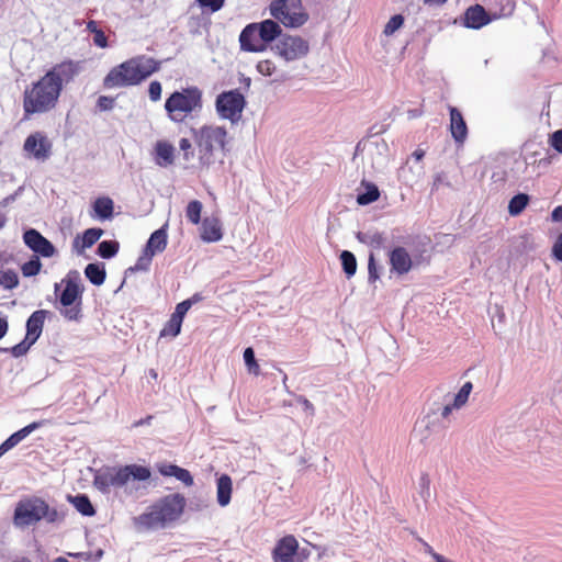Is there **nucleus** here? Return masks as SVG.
<instances>
[{
  "mask_svg": "<svg viewBox=\"0 0 562 562\" xmlns=\"http://www.w3.org/2000/svg\"><path fill=\"white\" fill-rule=\"evenodd\" d=\"M81 68V61L66 59L27 86L22 95L23 120L55 110L64 87L80 74Z\"/></svg>",
  "mask_w": 562,
  "mask_h": 562,
  "instance_id": "1",
  "label": "nucleus"
},
{
  "mask_svg": "<svg viewBox=\"0 0 562 562\" xmlns=\"http://www.w3.org/2000/svg\"><path fill=\"white\" fill-rule=\"evenodd\" d=\"M186 506L187 499L182 494H168L154 502L145 513L134 517V526L142 531L167 528L181 518Z\"/></svg>",
  "mask_w": 562,
  "mask_h": 562,
  "instance_id": "2",
  "label": "nucleus"
},
{
  "mask_svg": "<svg viewBox=\"0 0 562 562\" xmlns=\"http://www.w3.org/2000/svg\"><path fill=\"white\" fill-rule=\"evenodd\" d=\"M160 68V61L145 55L125 60L112 68L103 79L106 89L130 87L140 83Z\"/></svg>",
  "mask_w": 562,
  "mask_h": 562,
  "instance_id": "3",
  "label": "nucleus"
},
{
  "mask_svg": "<svg viewBox=\"0 0 562 562\" xmlns=\"http://www.w3.org/2000/svg\"><path fill=\"white\" fill-rule=\"evenodd\" d=\"M64 514L50 507L46 501L37 496H26L20 499L14 508L13 524L18 528L36 525L41 520L48 524L63 521Z\"/></svg>",
  "mask_w": 562,
  "mask_h": 562,
  "instance_id": "4",
  "label": "nucleus"
},
{
  "mask_svg": "<svg viewBox=\"0 0 562 562\" xmlns=\"http://www.w3.org/2000/svg\"><path fill=\"white\" fill-rule=\"evenodd\" d=\"M282 33L280 24L271 19L250 23L239 35L240 48L244 52L261 53Z\"/></svg>",
  "mask_w": 562,
  "mask_h": 562,
  "instance_id": "5",
  "label": "nucleus"
},
{
  "mask_svg": "<svg viewBox=\"0 0 562 562\" xmlns=\"http://www.w3.org/2000/svg\"><path fill=\"white\" fill-rule=\"evenodd\" d=\"M193 139L198 147L201 167H209L214 162V151L226 150L227 131L222 126L205 125L193 130Z\"/></svg>",
  "mask_w": 562,
  "mask_h": 562,
  "instance_id": "6",
  "label": "nucleus"
},
{
  "mask_svg": "<svg viewBox=\"0 0 562 562\" xmlns=\"http://www.w3.org/2000/svg\"><path fill=\"white\" fill-rule=\"evenodd\" d=\"M151 475L149 468L139 464H128L110 468L95 476V484L102 488L122 487L128 481H147Z\"/></svg>",
  "mask_w": 562,
  "mask_h": 562,
  "instance_id": "7",
  "label": "nucleus"
},
{
  "mask_svg": "<svg viewBox=\"0 0 562 562\" xmlns=\"http://www.w3.org/2000/svg\"><path fill=\"white\" fill-rule=\"evenodd\" d=\"M202 106V95L198 88L175 91L166 100L165 109L173 122H182L189 114Z\"/></svg>",
  "mask_w": 562,
  "mask_h": 562,
  "instance_id": "8",
  "label": "nucleus"
},
{
  "mask_svg": "<svg viewBox=\"0 0 562 562\" xmlns=\"http://www.w3.org/2000/svg\"><path fill=\"white\" fill-rule=\"evenodd\" d=\"M63 283L65 286L59 295V314L69 322H78L82 317L83 286L77 273L74 278L68 274Z\"/></svg>",
  "mask_w": 562,
  "mask_h": 562,
  "instance_id": "9",
  "label": "nucleus"
},
{
  "mask_svg": "<svg viewBox=\"0 0 562 562\" xmlns=\"http://www.w3.org/2000/svg\"><path fill=\"white\" fill-rule=\"evenodd\" d=\"M269 10L285 27H300L308 20L301 0H273Z\"/></svg>",
  "mask_w": 562,
  "mask_h": 562,
  "instance_id": "10",
  "label": "nucleus"
},
{
  "mask_svg": "<svg viewBox=\"0 0 562 562\" xmlns=\"http://www.w3.org/2000/svg\"><path fill=\"white\" fill-rule=\"evenodd\" d=\"M246 100L238 89L220 93L215 101V108L221 119L228 120L233 124L241 119Z\"/></svg>",
  "mask_w": 562,
  "mask_h": 562,
  "instance_id": "11",
  "label": "nucleus"
},
{
  "mask_svg": "<svg viewBox=\"0 0 562 562\" xmlns=\"http://www.w3.org/2000/svg\"><path fill=\"white\" fill-rule=\"evenodd\" d=\"M274 53L286 61L305 57L310 52V44L297 35L282 34L277 38Z\"/></svg>",
  "mask_w": 562,
  "mask_h": 562,
  "instance_id": "12",
  "label": "nucleus"
},
{
  "mask_svg": "<svg viewBox=\"0 0 562 562\" xmlns=\"http://www.w3.org/2000/svg\"><path fill=\"white\" fill-rule=\"evenodd\" d=\"M52 147V142L43 132L30 134L23 144L25 155L38 161H45L50 157Z\"/></svg>",
  "mask_w": 562,
  "mask_h": 562,
  "instance_id": "13",
  "label": "nucleus"
},
{
  "mask_svg": "<svg viewBox=\"0 0 562 562\" xmlns=\"http://www.w3.org/2000/svg\"><path fill=\"white\" fill-rule=\"evenodd\" d=\"M23 241L38 257L50 258L57 252L55 246L34 228L24 232Z\"/></svg>",
  "mask_w": 562,
  "mask_h": 562,
  "instance_id": "14",
  "label": "nucleus"
},
{
  "mask_svg": "<svg viewBox=\"0 0 562 562\" xmlns=\"http://www.w3.org/2000/svg\"><path fill=\"white\" fill-rule=\"evenodd\" d=\"M499 16L498 14L487 13L481 4H474L465 10L462 22L468 29L480 30Z\"/></svg>",
  "mask_w": 562,
  "mask_h": 562,
  "instance_id": "15",
  "label": "nucleus"
},
{
  "mask_svg": "<svg viewBox=\"0 0 562 562\" xmlns=\"http://www.w3.org/2000/svg\"><path fill=\"white\" fill-rule=\"evenodd\" d=\"M299 550V542L293 535H286L281 538L273 551V562H294V557Z\"/></svg>",
  "mask_w": 562,
  "mask_h": 562,
  "instance_id": "16",
  "label": "nucleus"
},
{
  "mask_svg": "<svg viewBox=\"0 0 562 562\" xmlns=\"http://www.w3.org/2000/svg\"><path fill=\"white\" fill-rule=\"evenodd\" d=\"M389 259L392 270L400 276L406 274L412 269V258L404 247H395L389 254Z\"/></svg>",
  "mask_w": 562,
  "mask_h": 562,
  "instance_id": "17",
  "label": "nucleus"
},
{
  "mask_svg": "<svg viewBox=\"0 0 562 562\" xmlns=\"http://www.w3.org/2000/svg\"><path fill=\"white\" fill-rule=\"evenodd\" d=\"M450 132L456 143L462 145L468 136V126L462 113L454 106H449Z\"/></svg>",
  "mask_w": 562,
  "mask_h": 562,
  "instance_id": "18",
  "label": "nucleus"
},
{
  "mask_svg": "<svg viewBox=\"0 0 562 562\" xmlns=\"http://www.w3.org/2000/svg\"><path fill=\"white\" fill-rule=\"evenodd\" d=\"M201 238L206 243H215L222 239L223 229L221 221L216 216H207L201 222Z\"/></svg>",
  "mask_w": 562,
  "mask_h": 562,
  "instance_id": "19",
  "label": "nucleus"
},
{
  "mask_svg": "<svg viewBox=\"0 0 562 562\" xmlns=\"http://www.w3.org/2000/svg\"><path fill=\"white\" fill-rule=\"evenodd\" d=\"M47 313L46 310H37L31 314L26 322V339L35 342L40 338Z\"/></svg>",
  "mask_w": 562,
  "mask_h": 562,
  "instance_id": "20",
  "label": "nucleus"
},
{
  "mask_svg": "<svg viewBox=\"0 0 562 562\" xmlns=\"http://www.w3.org/2000/svg\"><path fill=\"white\" fill-rule=\"evenodd\" d=\"M44 422H34L23 427L22 429L12 434L8 439H5L0 445V457L3 456L7 451L15 447L20 441L26 438L32 431L42 427Z\"/></svg>",
  "mask_w": 562,
  "mask_h": 562,
  "instance_id": "21",
  "label": "nucleus"
},
{
  "mask_svg": "<svg viewBox=\"0 0 562 562\" xmlns=\"http://www.w3.org/2000/svg\"><path fill=\"white\" fill-rule=\"evenodd\" d=\"M175 147L167 140H158L155 144V162L159 167H168L175 162Z\"/></svg>",
  "mask_w": 562,
  "mask_h": 562,
  "instance_id": "22",
  "label": "nucleus"
},
{
  "mask_svg": "<svg viewBox=\"0 0 562 562\" xmlns=\"http://www.w3.org/2000/svg\"><path fill=\"white\" fill-rule=\"evenodd\" d=\"M158 472L164 476H175L181 481L186 486H192L194 481L191 473L183 468L171 463H160L157 465Z\"/></svg>",
  "mask_w": 562,
  "mask_h": 562,
  "instance_id": "23",
  "label": "nucleus"
},
{
  "mask_svg": "<svg viewBox=\"0 0 562 562\" xmlns=\"http://www.w3.org/2000/svg\"><path fill=\"white\" fill-rule=\"evenodd\" d=\"M167 246V233L165 228H159L155 231L146 245L145 255L151 258L157 252H161L166 249Z\"/></svg>",
  "mask_w": 562,
  "mask_h": 562,
  "instance_id": "24",
  "label": "nucleus"
},
{
  "mask_svg": "<svg viewBox=\"0 0 562 562\" xmlns=\"http://www.w3.org/2000/svg\"><path fill=\"white\" fill-rule=\"evenodd\" d=\"M217 487V502L222 507H225L229 504L233 491L232 479L227 474H223L217 479L216 483Z\"/></svg>",
  "mask_w": 562,
  "mask_h": 562,
  "instance_id": "25",
  "label": "nucleus"
},
{
  "mask_svg": "<svg viewBox=\"0 0 562 562\" xmlns=\"http://www.w3.org/2000/svg\"><path fill=\"white\" fill-rule=\"evenodd\" d=\"M103 235V229L101 228H88L83 232L82 236H77L74 240V245L78 249H87L92 247Z\"/></svg>",
  "mask_w": 562,
  "mask_h": 562,
  "instance_id": "26",
  "label": "nucleus"
},
{
  "mask_svg": "<svg viewBox=\"0 0 562 562\" xmlns=\"http://www.w3.org/2000/svg\"><path fill=\"white\" fill-rule=\"evenodd\" d=\"M94 216L101 220H109L113 216L114 203L109 196H100L92 204Z\"/></svg>",
  "mask_w": 562,
  "mask_h": 562,
  "instance_id": "27",
  "label": "nucleus"
},
{
  "mask_svg": "<svg viewBox=\"0 0 562 562\" xmlns=\"http://www.w3.org/2000/svg\"><path fill=\"white\" fill-rule=\"evenodd\" d=\"M85 276L93 285H101L105 281L106 272L102 265L89 263L85 268Z\"/></svg>",
  "mask_w": 562,
  "mask_h": 562,
  "instance_id": "28",
  "label": "nucleus"
},
{
  "mask_svg": "<svg viewBox=\"0 0 562 562\" xmlns=\"http://www.w3.org/2000/svg\"><path fill=\"white\" fill-rule=\"evenodd\" d=\"M70 502L75 508L83 516H93L95 514L93 505L91 504L89 497L85 494L70 497Z\"/></svg>",
  "mask_w": 562,
  "mask_h": 562,
  "instance_id": "29",
  "label": "nucleus"
},
{
  "mask_svg": "<svg viewBox=\"0 0 562 562\" xmlns=\"http://www.w3.org/2000/svg\"><path fill=\"white\" fill-rule=\"evenodd\" d=\"M529 195L526 193H518L513 196L508 203V213L512 216L519 215L528 205Z\"/></svg>",
  "mask_w": 562,
  "mask_h": 562,
  "instance_id": "30",
  "label": "nucleus"
},
{
  "mask_svg": "<svg viewBox=\"0 0 562 562\" xmlns=\"http://www.w3.org/2000/svg\"><path fill=\"white\" fill-rule=\"evenodd\" d=\"M202 209L203 205L199 200L190 201L186 207V216L188 221L194 225L201 223Z\"/></svg>",
  "mask_w": 562,
  "mask_h": 562,
  "instance_id": "31",
  "label": "nucleus"
},
{
  "mask_svg": "<svg viewBox=\"0 0 562 562\" xmlns=\"http://www.w3.org/2000/svg\"><path fill=\"white\" fill-rule=\"evenodd\" d=\"M340 260L346 276L348 278L352 277L357 271V260L355 255L348 250H344L340 254Z\"/></svg>",
  "mask_w": 562,
  "mask_h": 562,
  "instance_id": "32",
  "label": "nucleus"
},
{
  "mask_svg": "<svg viewBox=\"0 0 562 562\" xmlns=\"http://www.w3.org/2000/svg\"><path fill=\"white\" fill-rule=\"evenodd\" d=\"M181 319L177 318L176 316L171 315L169 321L166 323L164 328L160 330V337H176L181 331Z\"/></svg>",
  "mask_w": 562,
  "mask_h": 562,
  "instance_id": "33",
  "label": "nucleus"
},
{
  "mask_svg": "<svg viewBox=\"0 0 562 562\" xmlns=\"http://www.w3.org/2000/svg\"><path fill=\"white\" fill-rule=\"evenodd\" d=\"M42 262L38 256H32V258L21 266V272L24 277H35L41 272Z\"/></svg>",
  "mask_w": 562,
  "mask_h": 562,
  "instance_id": "34",
  "label": "nucleus"
},
{
  "mask_svg": "<svg viewBox=\"0 0 562 562\" xmlns=\"http://www.w3.org/2000/svg\"><path fill=\"white\" fill-rule=\"evenodd\" d=\"M120 245L115 240H103L98 246V255L104 259L114 257L119 251Z\"/></svg>",
  "mask_w": 562,
  "mask_h": 562,
  "instance_id": "35",
  "label": "nucleus"
},
{
  "mask_svg": "<svg viewBox=\"0 0 562 562\" xmlns=\"http://www.w3.org/2000/svg\"><path fill=\"white\" fill-rule=\"evenodd\" d=\"M380 198V191L378 187L373 183L367 186V191L364 193L358 194L357 202L360 205H367L372 202H375Z\"/></svg>",
  "mask_w": 562,
  "mask_h": 562,
  "instance_id": "36",
  "label": "nucleus"
},
{
  "mask_svg": "<svg viewBox=\"0 0 562 562\" xmlns=\"http://www.w3.org/2000/svg\"><path fill=\"white\" fill-rule=\"evenodd\" d=\"M0 285L7 290H12L19 285V277L14 270H5L0 273Z\"/></svg>",
  "mask_w": 562,
  "mask_h": 562,
  "instance_id": "37",
  "label": "nucleus"
},
{
  "mask_svg": "<svg viewBox=\"0 0 562 562\" xmlns=\"http://www.w3.org/2000/svg\"><path fill=\"white\" fill-rule=\"evenodd\" d=\"M472 387H473V385L471 382H465L462 385V387L459 390V392L454 396V400H453L454 408H460L468 402V398L472 391Z\"/></svg>",
  "mask_w": 562,
  "mask_h": 562,
  "instance_id": "38",
  "label": "nucleus"
},
{
  "mask_svg": "<svg viewBox=\"0 0 562 562\" xmlns=\"http://www.w3.org/2000/svg\"><path fill=\"white\" fill-rule=\"evenodd\" d=\"M244 360H245V363H246L249 372H251L255 375L260 374V368L255 359V352H254L252 348L248 347L245 349Z\"/></svg>",
  "mask_w": 562,
  "mask_h": 562,
  "instance_id": "39",
  "label": "nucleus"
},
{
  "mask_svg": "<svg viewBox=\"0 0 562 562\" xmlns=\"http://www.w3.org/2000/svg\"><path fill=\"white\" fill-rule=\"evenodd\" d=\"M404 24V16L402 14L393 15L386 25L384 26L383 33L386 36L393 35Z\"/></svg>",
  "mask_w": 562,
  "mask_h": 562,
  "instance_id": "40",
  "label": "nucleus"
},
{
  "mask_svg": "<svg viewBox=\"0 0 562 562\" xmlns=\"http://www.w3.org/2000/svg\"><path fill=\"white\" fill-rule=\"evenodd\" d=\"M33 344H35L33 340H29L25 337L23 341H21L20 344H16L15 346H13L12 348H10L8 350L11 352V355L13 357L18 358V357L25 355Z\"/></svg>",
  "mask_w": 562,
  "mask_h": 562,
  "instance_id": "41",
  "label": "nucleus"
},
{
  "mask_svg": "<svg viewBox=\"0 0 562 562\" xmlns=\"http://www.w3.org/2000/svg\"><path fill=\"white\" fill-rule=\"evenodd\" d=\"M257 70L262 76H271L276 71V65L271 59H263L257 64Z\"/></svg>",
  "mask_w": 562,
  "mask_h": 562,
  "instance_id": "42",
  "label": "nucleus"
},
{
  "mask_svg": "<svg viewBox=\"0 0 562 562\" xmlns=\"http://www.w3.org/2000/svg\"><path fill=\"white\" fill-rule=\"evenodd\" d=\"M179 147L183 151V159L189 161L194 157V150L192 149V144L188 138H181L179 142Z\"/></svg>",
  "mask_w": 562,
  "mask_h": 562,
  "instance_id": "43",
  "label": "nucleus"
},
{
  "mask_svg": "<svg viewBox=\"0 0 562 562\" xmlns=\"http://www.w3.org/2000/svg\"><path fill=\"white\" fill-rule=\"evenodd\" d=\"M202 8L209 9L211 12H217L225 3V0H196Z\"/></svg>",
  "mask_w": 562,
  "mask_h": 562,
  "instance_id": "44",
  "label": "nucleus"
},
{
  "mask_svg": "<svg viewBox=\"0 0 562 562\" xmlns=\"http://www.w3.org/2000/svg\"><path fill=\"white\" fill-rule=\"evenodd\" d=\"M368 272H369V281L370 282H375L380 278V276L378 273V268H376L375 258H374L373 254H371L369 256Z\"/></svg>",
  "mask_w": 562,
  "mask_h": 562,
  "instance_id": "45",
  "label": "nucleus"
},
{
  "mask_svg": "<svg viewBox=\"0 0 562 562\" xmlns=\"http://www.w3.org/2000/svg\"><path fill=\"white\" fill-rule=\"evenodd\" d=\"M161 85L159 81H151L148 87V93L151 101L156 102L161 98Z\"/></svg>",
  "mask_w": 562,
  "mask_h": 562,
  "instance_id": "46",
  "label": "nucleus"
},
{
  "mask_svg": "<svg viewBox=\"0 0 562 562\" xmlns=\"http://www.w3.org/2000/svg\"><path fill=\"white\" fill-rule=\"evenodd\" d=\"M190 307H191V301H189V300L182 301L181 303L177 304L176 310L171 315L183 321V318Z\"/></svg>",
  "mask_w": 562,
  "mask_h": 562,
  "instance_id": "47",
  "label": "nucleus"
},
{
  "mask_svg": "<svg viewBox=\"0 0 562 562\" xmlns=\"http://www.w3.org/2000/svg\"><path fill=\"white\" fill-rule=\"evenodd\" d=\"M97 106L100 111L111 110L114 106V99L111 97L101 95L97 101Z\"/></svg>",
  "mask_w": 562,
  "mask_h": 562,
  "instance_id": "48",
  "label": "nucleus"
},
{
  "mask_svg": "<svg viewBox=\"0 0 562 562\" xmlns=\"http://www.w3.org/2000/svg\"><path fill=\"white\" fill-rule=\"evenodd\" d=\"M550 144L558 153H562V130L552 133Z\"/></svg>",
  "mask_w": 562,
  "mask_h": 562,
  "instance_id": "49",
  "label": "nucleus"
},
{
  "mask_svg": "<svg viewBox=\"0 0 562 562\" xmlns=\"http://www.w3.org/2000/svg\"><path fill=\"white\" fill-rule=\"evenodd\" d=\"M93 43L101 48H105L108 46V37L102 30L99 29L93 33Z\"/></svg>",
  "mask_w": 562,
  "mask_h": 562,
  "instance_id": "50",
  "label": "nucleus"
},
{
  "mask_svg": "<svg viewBox=\"0 0 562 562\" xmlns=\"http://www.w3.org/2000/svg\"><path fill=\"white\" fill-rule=\"evenodd\" d=\"M552 255L557 260L562 261V233L558 235L553 244Z\"/></svg>",
  "mask_w": 562,
  "mask_h": 562,
  "instance_id": "51",
  "label": "nucleus"
},
{
  "mask_svg": "<svg viewBox=\"0 0 562 562\" xmlns=\"http://www.w3.org/2000/svg\"><path fill=\"white\" fill-rule=\"evenodd\" d=\"M417 539H418V541L423 544L425 553H426V554H428V555H430L435 562H437V559H438L439 557H442V554L437 553V552L432 549V547H431L428 542H426L424 539H422V538H419V537H418Z\"/></svg>",
  "mask_w": 562,
  "mask_h": 562,
  "instance_id": "52",
  "label": "nucleus"
},
{
  "mask_svg": "<svg viewBox=\"0 0 562 562\" xmlns=\"http://www.w3.org/2000/svg\"><path fill=\"white\" fill-rule=\"evenodd\" d=\"M384 244V236L381 233H374L370 236L369 245L374 248H381Z\"/></svg>",
  "mask_w": 562,
  "mask_h": 562,
  "instance_id": "53",
  "label": "nucleus"
},
{
  "mask_svg": "<svg viewBox=\"0 0 562 562\" xmlns=\"http://www.w3.org/2000/svg\"><path fill=\"white\" fill-rule=\"evenodd\" d=\"M552 221L562 222V205L557 206L551 213Z\"/></svg>",
  "mask_w": 562,
  "mask_h": 562,
  "instance_id": "54",
  "label": "nucleus"
},
{
  "mask_svg": "<svg viewBox=\"0 0 562 562\" xmlns=\"http://www.w3.org/2000/svg\"><path fill=\"white\" fill-rule=\"evenodd\" d=\"M8 331V322L5 318H0V339L5 336Z\"/></svg>",
  "mask_w": 562,
  "mask_h": 562,
  "instance_id": "55",
  "label": "nucleus"
},
{
  "mask_svg": "<svg viewBox=\"0 0 562 562\" xmlns=\"http://www.w3.org/2000/svg\"><path fill=\"white\" fill-rule=\"evenodd\" d=\"M87 30L92 34L99 30L95 21L91 20L87 23Z\"/></svg>",
  "mask_w": 562,
  "mask_h": 562,
  "instance_id": "56",
  "label": "nucleus"
},
{
  "mask_svg": "<svg viewBox=\"0 0 562 562\" xmlns=\"http://www.w3.org/2000/svg\"><path fill=\"white\" fill-rule=\"evenodd\" d=\"M452 408H454L453 404L452 405H446L443 407L442 412H441L442 417H445V418L448 417L450 415Z\"/></svg>",
  "mask_w": 562,
  "mask_h": 562,
  "instance_id": "57",
  "label": "nucleus"
},
{
  "mask_svg": "<svg viewBox=\"0 0 562 562\" xmlns=\"http://www.w3.org/2000/svg\"><path fill=\"white\" fill-rule=\"evenodd\" d=\"M5 223H7V216L4 213L0 212V229L4 227Z\"/></svg>",
  "mask_w": 562,
  "mask_h": 562,
  "instance_id": "58",
  "label": "nucleus"
},
{
  "mask_svg": "<svg viewBox=\"0 0 562 562\" xmlns=\"http://www.w3.org/2000/svg\"><path fill=\"white\" fill-rule=\"evenodd\" d=\"M425 2L429 4H443L447 0H425Z\"/></svg>",
  "mask_w": 562,
  "mask_h": 562,
  "instance_id": "59",
  "label": "nucleus"
},
{
  "mask_svg": "<svg viewBox=\"0 0 562 562\" xmlns=\"http://www.w3.org/2000/svg\"><path fill=\"white\" fill-rule=\"evenodd\" d=\"M414 156L416 157L417 160H419V159H422L424 157V153L419 151V150H416L414 153Z\"/></svg>",
  "mask_w": 562,
  "mask_h": 562,
  "instance_id": "60",
  "label": "nucleus"
},
{
  "mask_svg": "<svg viewBox=\"0 0 562 562\" xmlns=\"http://www.w3.org/2000/svg\"><path fill=\"white\" fill-rule=\"evenodd\" d=\"M304 405L306 408H310V409H314L313 405L311 404V402L308 400H304Z\"/></svg>",
  "mask_w": 562,
  "mask_h": 562,
  "instance_id": "61",
  "label": "nucleus"
},
{
  "mask_svg": "<svg viewBox=\"0 0 562 562\" xmlns=\"http://www.w3.org/2000/svg\"><path fill=\"white\" fill-rule=\"evenodd\" d=\"M53 562H69L66 558L58 557Z\"/></svg>",
  "mask_w": 562,
  "mask_h": 562,
  "instance_id": "62",
  "label": "nucleus"
},
{
  "mask_svg": "<svg viewBox=\"0 0 562 562\" xmlns=\"http://www.w3.org/2000/svg\"><path fill=\"white\" fill-rule=\"evenodd\" d=\"M150 374H151V376H154V378H156V376H157V373H156V371H155V370H150Z\"/></svg>",
  "mask_w": 562,
  "mask_h": 562,
  "instance_id": "63",
  "label": "nucleus"
},
{
  "mask_svg": "<svg viewBox=\"0 0 562 562\" xmlns=\"http://www.w3.org/2000/svg\"><path fill=\"white\" fill-rule=\"evenodd\" d=\"M21 562H31L29 559H23Z\"/></svg>",
  "mask_w": 562,
  "mask_h": 562,
  "instance_id": "64",
  "label": "nucleus"
}]
</instances>
